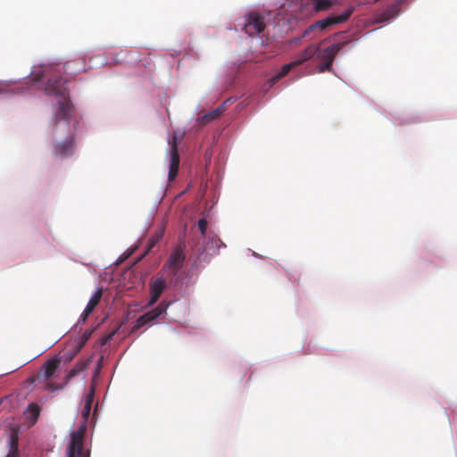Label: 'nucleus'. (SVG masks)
<instances>
[{"label":"nucleus","instance_id":"obj_1","mask_svg":"<svg viewBox=\"0 0 457 457\" xmlns=\"http://www.w3.org/2000/svg\"><path fill=\"white\" fill-rule=\"evenodd\" d=\"M64 80L61 76H53L47 79L45 91L46 95L58 98V107L54 112V136L57 140L54 147L56 157L65 158L71 155L75 149L74 137L70 126L72 105Z\"/></svg>","mask_w":457,"mask_h":457},{"label":"nucleus","instance_id":"obj_2","mask_svg":"<svg viewBox=\"0 0 457 457\" xmlns=\"http://www.w3.org/2000/svg\"><path fill=\"white\" fill-rule=\"evenodd\" d=\"M346 44L345 41L338 42L324 49L320 48L318 46V50L314 56L320 62L317 66L318 72L330 71L336 55Z\"/></svg>","mask_w":457,"mask_h":457},{"label":"nucleus","instance_id":"obj_3","mask_svg":"<svg viewBox=\"0 0 457 457\" xmlns=\"http://www.w3.org/2000/svg\"><path fill=\"white\" fill-rule=\"evenodd\" d=\"M264 16L259 12H249L245 16L244 31L250 37L262 33L265 29Z\"/></svg>","mask_w":457,"mask_h":457},{"label":"nucleus","instance_id":"obj_4","mask_svg":"<svg viewBox=\"0 0 457 457\" xmlns=\"http://www.w3.org/2000/svg\"><path fill=\"white\" fill-rule=\"evenodd\" d=\"M86 430V424H82L76 431L71 432L67 457H82Z\"/></svg>","mask_w":457,"mask_h":457},{"label":"nucleus","instance_id":"obj_5","mask_svg":"<svg viewBox=\"0 0 457 457\" xmlns=\"http://www.w3.org/2000/svg\"><path fill=\"white\" fill-rule=\"evenodd\" d=\"M353 12V8H347L339 15H335V14L329 15L328 17H327L323 20L318 21L315 23H313L312 26H310L309 29L306 30V33L308 31L314 30V29L324 30L332 25L344 23L350 18Z\"/></svg>","mask_w":457,"mask_h":457},{"label":"nucleus","instance_id":"obj_6","mask_svg":"<svg viewBox=\"0 0 457 457\" xmlns=\"http://www.w3.org/2000/svg\"><path fill=\"white\" fill-rule=\"evenodd\" d=\"M169 144H170V150H169L170 164H169L168 179L170 181H172L178 174L179 162H180L179 154V151H178V145H179L178 137L176 136H174L172 137L171 141H169Z\"/></svg>","mask_w":457,"mask_h":457},{"label":"nucleus","instance_id":"obj_7","mask_svg":"<svg viewBox=\"0 0 457 457\" xmlns=\"http://www.w3.org/2000/svg\"><path fill=\"white\" fill-rule=\"evenodd\" d=\"M169 303L162 301L160 303V304L155 307L154 309L145 312V314L141 315L137 320L135 325L133 326L132 329L137 330L143 326L154 321L155 319L160 317L162 313H164L168 308Z\"/></svg>","mask_w":457,"mask_h":457},{"label":"nucleus","instance_id":"obj_8","mask_svg":"<svg viewBox=\"0 0 457 457\" xmlns=\"http://www.w3.org/2000/svg\"><path fill=\"white\" fill-rule=\"evenodd\" d=\"M166 287V279L162 276H158L151 279L149 284L150 299L148 306H153L158 301Z\"/></svg>","mask_w":457,"mask_h":457},{"label":"nucleus","instance_id":"obj_9","mask_svg":"<svg viewBox=\"0 0 457 457\" xmlns=\"http://www.w3.org/2000/svg\"><path fill=\"white\" fill-rule=\"evenodd\" d=\"M185 254L181 247H176L170 253L165 266L172 273L176 275L178 271L182 268L185 262Z\"/></svg>","mask_w":457,"mask_h":457},{"label":"nucleus","instance_id":"obj_10","mask_svg":"<svg viewBox=\"0 0 457 457\" xmlns=\"http://www.w3.org/2000/svg\"><path fill=\"white\" fill-rule=\"evenodd\" d=\"M60 366V359L58 357H54L47 360L44 365L42 366L37 378H43L44 380H47L54 376L57 369Z\"/></svg>","mask_w":457,"mask_h":457},{"label":"nucleus","instance_id":"obj_11","mask_svg":"<svg viewBox=\"0 0 457 457\" xmlns=\"http://www.w3.org/2000/svg\"><path fill=\"white\" fill-rule=\"evenodd\" d=\"M317 50L318 46L310 45L296 55L295 59L293 61L294 63L296 65V67L303 64L304 62L314 57L317 53Z\"/></svg>","mask_w":457,"mask_h":457},{"label":"nucleus","instance_id":"obj_12","mask_svg":"<svg viewBox=\"0 0 457 457\" xmlns=\"http://www.w3.org/2000/svg\"><path fill=\"white\" fill-rule=\"evenodd\" d=\"M94 395H95V386H91L89 392L86 395L85 399H84V408L82 411V416L85 420H87V418L90 414L92 403L94 401Z\"/></svg>","mask_w":457,"mask_h":457},{"label":"nucleus","instance_id":"obj_13","mask_svg":"<svg viewBox=\"0 0 457 457\" xmlns=\"http://www.w3.org/2000/svg\"><path fill=\"white\" fill-rule=\"evenodd\" d=\"M9 452L5 457H20L18 445L19 439L15 433H12L9 438Z\"/></svg>","mask_w":457,"mask_h":457},{"label":"nucleus","instance_id":"obj_14","mask_svg":"<svg viewBox=\"0 0 457 457\" xmlns=\"http://www.w3.org/2000/svg\"><path fill=\"white\" fill-rule=\"evenodd\" d=\"M396 15H397V6L392 5V6L388 7L387 9H386L383 12L378 14V17L376 18V21L378 23L385 22V21H387L390 19L395 17Z\"/></svg>","mask_w":457,"mask_h":457},{"label":"nucleus","instance_id":"obj_15","mask_svg":"<svg viewBox=\"0 0 457 457\" xmlns=\"http://www.w3.org/2000/svg\"><path fill=\"white\" fill-rule=\"evenodd\" d=\"M224 110H225V108H224L223 104L219 106L215 110L202 116L201 122L203 124H206V123L212 121L213 120L217 119L224 112Z\"/></svg>","mask_w":457,"mask_h":457},{"label":"nucleus","instance_id":"obj_16","mask_svg":"<svg viewBox=\"0 0 457 457\" xmlns=\"http://www.w3.org/2000/svg\"><path fill=\"white\" fill-rule=\"evenodd\" d=\"M296 65L294 63V62L292 61L291 62L287 63V64H285L281 70L279 71V72L273 76L271 78V82L272 83H276L277 81H278L280 79H282L283 77H285L292 69L295 68Z\"/></svg>","mask_w":457,"mask_h":457},{"label":"nucleus","instance_id":"obj_17","mask_svg":"<svg viewBox=\"0 0 457 457\" xmlns=\"http://www.w3.org/2000/svg\"><path fill=\"white\" fill-rule=\"evenodd\" d=\"M102 295H103V288H98L95 292V294L91 296V298L89 299L86 307L88 308V310L94 311V309L98 305V303L102 298Z\"/></svg>","mask_w":457,"mask_h":457},{"label":"nucleus","instance_id":"obj_18","mask_svg":"<svg viewBox=\"0 0 457 457\" xmlns=\"http://www.w3.org/2000/svg\"><path fill=\"white\" fill-rule=\"evenodd\" d=\"M314 5V9L319 11H326L329 9L332 5V2L330 0H312Z\"/></svg>","mask_w":457,"mask_h":457},{"label":"nucleus","instance_id":"obj_19","mask_svg":"<svg viewBox=\"0 0 457 457\" xmlns=\"http://www.w3.org/2000/svg\"><path fill=\"white\" fill-rule=\"evenodd\" d=\"M86 369V363H78L75 367H73L69 373L67 374V379H71V378L77 376L82 370Z\"/></svg>","mask_w":457,"mask_h":457},{"label":"nucleus","instance_id":"obj_20","mask_svg":"<svg viewBox=\"0 0 457 457\" xmlns=\"http://www.w3.org/2000/svg\"><path fill=\"white\" fill-rule=\"evenodd\" d=\"M197 226H198V228H199L202 236L204 237L206 229H207V226H208V222H207L206 219H204V218L200 219L197 222Z\"/></svg>","mask_w":457,"mask_h":457},{"label":"nucleus","instance_id":"obj_21","mask_svg":"<svg viewBox=\"0 0 457 457\" xmlns=\"http://www.w3.org/2000/svg\"><path fill=\"white\" fill-rule=\"evenodd\" d=\"M29 411L31 413V416L35 420H37L39 415V411H40L38 405H37L36 403H30L29 405Z\"/></svg>","mask_w":457,"mask_h":457},{"label":"nucleus","instance_id":"obj_22","mask_svg":"<svg viewBox=\"0 0 457 457\" xmlns=\"http://www.w3.org/2000/svg\"><path fill=\"white\" fill-rule=\"evenodd\" d=\"M46 388L48 391L54 392V391L62 389V385H59V384L49 382V383H47L46 385Z\"/></svg>","mask_w":457,"mask_h":457},{"label":"nucleus","instance_id":"obj_23","mask_svg":"<svg viewBox=\"0 0 457 457\" xmlns=\"http://www.w3.org/2000/svg\"><path fill=\"white\" fill-rule=\"evenodd\" d=\"M43 77H44V71H38L32 73V80L34 82H38L39 80H41V79Z\"/></svg>","mask_w":457,"mask_h":457},{"label":"nucleus","instance_id":"obj_24","mask_svg":"<svg viewBox=\"0 0 457 457\" xmlns=\"http://www.w3.org/2000/svg\"><path fill=\"white\" fill-rule=\"evenodd\" d=\"M93 312V311L91 310H88V308H85V310L83 311L81 316H80V320L81 321H86V320L87 319V317Z\"/></svg>","mask_w":457,"mask_h":457},{"label":"nucleus","instance_id":"obj_25","mask_svg":"<svg viewBox=\"0 0 457 457\" xmlns=\"http://www.w3.org/2000/svg\"><path fill=\"white\" fill-rule=\"evenodd\" d=\"M90 335H91L90 332H87V331L85 332V334L83 335V343L82 344H84L89 338Z\"/></svg>","mask_w":457,"mask_h":457},{"label":"nucleus","instance_id":"obj_26","mask_svg":"<svg viewBox=\"0 0 457 457\" xmlns=\"http://www.w3.org/2000/svg\"><path fill=\"white\" fill-rule=\"evenodd\" d=\"M69 65H70L69 62L64 64L63 68L65 71L69 70Z\"/></svg>","mask_w":457,"mask_h":457},{"label":"nucleus","instance_id":"obj_27","mask_svg":"<svg viewBox=\"0 0 457 457\" xmlns=\"http://www.w3.org/2000/svg\"><path fill=\"white\" fill-rule=\"evenodd\" d=\"M100 371V365L97 367V369L96 370V372H95V377L97 376V374L99 373Z\"/></svg>","mask_w":457,"mask_h":457},{"label":"nucleus","instance_id":"obj_28","mask_svg":"<svg viewBox=\"0 0 457 457\" xmlns=\"http://www.w3.org/2000/svg\"><path fill=\"white\" fill-rule=\"evenodd\" d=\"M86 457H89V456L87 455V456H86Z\"/></svg>","mask_w":457,"mask_h":457}]
</instances>
